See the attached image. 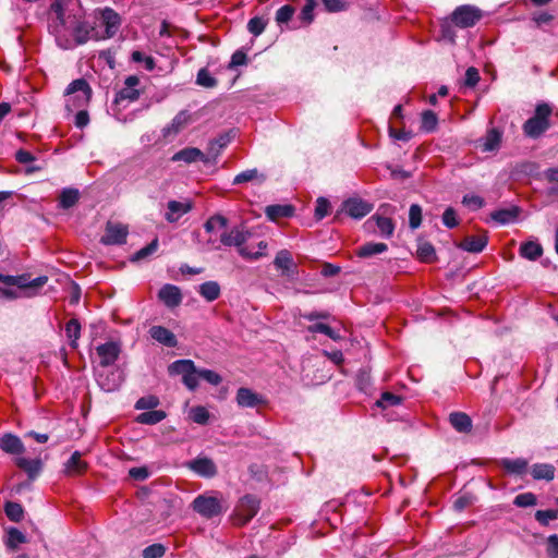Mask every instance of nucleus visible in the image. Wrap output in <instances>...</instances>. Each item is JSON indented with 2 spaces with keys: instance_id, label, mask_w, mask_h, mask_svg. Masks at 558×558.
Masks as SVG:
<instances>
[{
  "instance_id": "nucleus-42",
  "label": "nucleus",
  "mask_w": 558,
  "mask_h": 558,
  "mask_svg": "<svg viewBox=\"0 0 558 558\" xmlns=\"http://www.w3.org/2000/svg\"><path fill=\"white\" fill-rule=\"evenodd\" d=\"M490 217L493 220L506 225L517 219L518 211L517 209H500L492 213Z\"/></svg>"
},
{
  "instance_id": "nucleus-29",
  "label": "nucleus",
  "mask_w": 558,
  "mask_h": 558,
  "mask_svg": "<svg viewBox=\"0 0 558 558\" xmlns=\"http://www.w3.org/2000/svg\"><path fill=\"white\" fill-rule=\"evenodd\" d=\"M387 250H388V246L385 243L368 242V243H365L364 245L360 246L356 250V255L361 258H368L374 255L381 254V253L386 252Z\"/></svg>"
},
{
  "instance_id": "nucleus-30",
  "label": "nucleus",
  "mask_w": 558,
  "mask_h": 558,
  "mask_svg": "<svg viewBox=\"0 0 558 558\" xmlns=\"http://www.w3.org/2000/svg\"><path fill=\"white\" fill-rule=\"evenodd\" d=\"M198 293L208 302L220 296V286L217 281H206L199 286Z\"/></svg>"
},
{
  "instance_id": "nucleus-61",
  "label": "nucleus",
  "mask_w": 558,
  "mask_h": 558,
  "mask_svg": "<svg viewBox=\"0 0 558 558\" xmlns=\"http://www.w3.org/2000/svg\"><path fill=\"white\" fill-rule=\"evenodd\" d=\"M159 404V400L155 396L143 397L136 401L135 408L137 410L155 409Z\"/></svg>"
},
{
  "instance_id": "nucleus-57",
  "label": "nucleus",
  "mask_w": 558,
  "mask_h": 558,
  "mask_svg": "<svg viewBox=\"0 0 558 558\" xmlns=\"http://www.w3.org/2000/svg\"><path fill=\"white\" fill-rule=\"evenodd\" d=\"M437 116L432 110H426L422 114V129L432 132L437 125Z\"/></svg>"
},
{
  "instance_id": "nucleus-27",
  "label": "nucleus",
  "mask_w": 558,
  "mask_h": 558,
  "mask_svg": "<svg viewBox=\"0 0 558 558\" xmlns=\"http://www.w3.org/2000/svg\"><path fill=\"white\" fill-rule=\"evenodd\" d=\"M451 426L459 433H470L472 429L471 417L463 412H453L449 415Z\"/></svg>"
},
{
  "instance_id": "nucleus-14",
  "label": "nucleus",
  "mask_w": 558,
  "mask_h": 558,
  "mask_svg": "<svg viewBox=\"0 0 558 558\" xmlns=\"http://www.w3.org/2000/svg\"><path fill=\"white\" fill-rule=\"evenodd\" d=\"M140 84V78L135 75H130L124 81V87L117 94L116 102L120 104L123 100L135 101L140 98L141 92L136 88Z\"/></svg>"
},
{
  "instance_id": "nucleus-17",
  "label": "nucleus",
  "mask_w": 558,
  "mask_h": 558,
  "mask_svg": "<svg viewBox=\"0 0 558 558\" xmlns=\"http://www.w3.org/2000/svg\"><path fill=\"white\" fill-rule=\"evenodd\" d=\"M50 10H51L52 13L56 14V19L59 22V24L56 25L57 40H58L59 45L62 48L66 49L70 46L69 45H63L61 43V32H62V29H59V27L60 28L66 27L68 26V22L72 19L73 15L65 16V13H64V10H63V7H62V3H61L60 0H54L51 3V5H50Z\"/></svg>"
},
{
  "instance_id": "nucleus-6",
  "label": "nucleus",
  "mask_w": 558,
  "mask_h": 558,
  "mask_svg": "<svg viewBox=\"0 0 558 558\" xmlns=\"http://www.w3.org/2000/svg\"><path fill=\"white\" fill-rule=\"evenodd\" d=\"M259 510V500L252 496H243L234 510V521L238 525H245L248 523Z\"/></svg>"
},
{
  "instance_id": "nucleus-21",
  "label": "nucleus",
  "mask_w": 558,
  "mask_h": 558,
  "mask_svg": "<svg viewBox=\"0 0 558 558\" xmlns=\"http://www.w3.org/2000/svg\"><path fill=\"white\" fill-rule=\"evenodd\" d=\"M87 470V463L82 460L80 451H74L70 459L64 463V474L68 476H77Z\"/></svg>"
},
{
  "instance_id": "nucleus-34",
  "label": "nucleus",
  "mask_w": 558,
  "mask_h": 558,
  "mask_svg": "<svg viewBox=\"0 0 558 558\" xmlns=\"http://www.w3.org/2000/svg\"><path fill=\"white\" fill-rule=\"evenodd\" d=\"M531 473L534 480L551 481L555 477V468L548 463H536Z\"/></svg>"
},
{
  "instance_id": "nucleus-54",
  "label": "nucleus",
  "mask_w": 558,
  "mask_h": 558,
  "mask_svg": "<svg viewBox=\"0 0 558 558\" xmlns=\"http://www.w3.org/2000/svg\"><path fill=\"white\" fill-rule=\"evenodd\" d=\"M158 248V239L153 240L149 244L138 250L132 257L133 262L142 260L154 254Z\"/></svg>"
},
{
  "instance_id": "nucleus-16",
  "label": "nucleus",
  "mask_w": 558,
  "mask_h": 558,
  "mask_svg": "<svg viewBox=\"0 0 558 558\" xmlns=\"http://www.w3.org/2000/svg\"><path fill=\"white\" fill-rule=\"evenodd\" d=\"M149 335L155 341L168 348H175L178 345L175 335L163 326L150 327Z\"/></svg>"
},
{
  "instance_id": "nucleus-18",
  "label": "nucleus",
  "mask_w": 558,
  "mask_h": 558,
  "mask_svg": "<svg viewBox=\"0 0 558 558\" xmlns=\"http://www.w3.org/2000/svg\"><path fill=\"white\" fill-rule=\"evenodd\" d=\"M159 299L168 307H175L182 302L180 289L173 284H165L158 293Z\"/></svg>"
},
{
  "instance_id": "nucleus-51",
  "label": "nucleus",
  "mask_w": 558,
  "mask_h": 558,
  "mask_svg": "<svg viewBox=\"0 0 558 558\" xmlns=\"http://www.w3.org/2000/svg\"><path fill=\"white\" fill-rule=\"evenodd\" d=\"M537 504V498L533 493H523L515 496L513 505L519 508L533 507Z\"/></svg>"
},
{
  "instance_id": "nucleus-15",
  "label": "nucleus",
  "mask_w": 558,
  "mask_h": 558,
  "mask_svg": "<svg viewBox=\"0 0 558 558\" xmlns=\"http://www.w3.org/2000/svg\"><path fill=\"white\" fill-rule=\"evenodd\" d=\"M173 161H184L186 163H191L197 160L203 161L204 163L211 162L210 157L206 156L201 149L195 147H186L179 151H177L172 156Z\"/></svg>"
},
{
  "instance_id": "nucleus-1",
  "label": "nucleus",
  "mask_w": 558,
  "mask_h": 558,
  "mask_svg": "<svg viewBox=\"0 0 558 558\" xmlns=\"http://www.w3.org/2000/svg\"><path fill=\"white\" fill-rule=\"evenodd\" d=\"M251 238V232L244 227H234L220 235V242L226 246H235L241 257L247 260H257L265 255L267 242L257 244L258 251H252L245 243Z\"/></svg>"
},
{
  "instance_id": "nucleus-24",
  "label": "nucleus",
  "mask_w": 558,
  "mask_h": 558,
  "mask_svg": "<svg viewBox=\"0 0 558 558\" xmlns=\"http://www.w3.org/2000/svg\"><path fill=\"white\" fill-rule=\"evenodd\" d=\"M499 465L509 474L524 475L527 472L529 461L523 458L501 459Z\"/></svg>"
},
{
  "instance_id": "nucleus-45",
  "label": "nucleus",
  "mask_w": 558,
  "mask_h": 558,
  "mask_svg": "<svg viewBox=\"0 0 558 558\" xmlns=\"http://www.w3.org/2000/svg\"><path fill=\"white\" fill-rule=\"evenodd\" d=\"M307 330L312 333H324L332 340L340 339V335L335 331L331 327L324 323H316L307 327Z\"/></svg>"
},
{
  "instance_id": "nucleus-63",
  "label": "nucleus",
  "mask_w": 558,
  "mask_h": 558,
  "mask_svg": "<svg viewBox=\"0 0 558 558\" xmlns=\"http://www.w3.org/2000/svg\"><path fill=\"white\" fill-rule=\"evenodd\" d=\"M165 554V547L160 544H153L143 550L144 558H160Z\"/></svg>"
},
{
  "instance_id": "nucleus-5",
  "label": "nucleus",
  "mask_w": 558,
  "mask_h": 558,
  "mask_svg": "<svg viewBox=\"0 0 558 558\" xmlns=\"http://www.w3.org/2000/svg\"><path fill=\"white\" fill-rule=\"evenodd\" d=\"M483 17L481 9L470 4L457 7L451 14V22L460 28H469L476 25Z\"/></svg>"
},
{
  "instance_id": "nucleus-59",
  "label": "nucleus",
  "mask_w": 558,
  "mask_h": 558,
  "mask_svg": "<svg viewBox=\"0 0 558 558\" xmlns=\"http://www.w3.org/2000/svg\"><path fill=\"white\" fill-rule=\"evenodd\" d=\"M442 223L449 229H453L459 226V219L457 217V213L452 207H448L444 211Z\"/></svg>"
},
{
  "instance_id": "nucleus-4",
  "label": "nucleus",
  "mask_w": 558,
  "mask_h": 558,
  "mask_svg": "<svg viewBox=\"0 0 558 558\" xmlns=\"http://www.w3.org/2000/svg\"><path fill=\"white\" fill-rule=\"evenodd\" d=\"M66 107L71 110V106L74 108H82L87 105L92 96V88L84 78L74 80L69 84L65 90Z\"/></svg>"
},
{
  "instance_id": "nucleus-39",
  "label": "nucleus",
  "mask_w": 558,
  "mask_h": 558,
  "mask_svg": "<svg viewBox=\"0 0 558 558\" xmlns=\"http://www.w3.org/2000/svg\"><path fill=\"white\" fill-rule=\"evenodd\" d=\"M274 264L278 269H281L283 274H288L293 265L291 253L287 250L279 251L275 257Z\"/></svg>"
},
{
  "instance_id": "nucleus-2",
  "label": "nucleus",
  "mask_w": 558,
  "mask_h": 558,
  "mask_svg": "<svg viewBox=\"0 0 558 558\" xmlns=\"http://www.w3.org/2000/svg\"><path fill=\"white\" fill-rule=\"evenodd\" d=\"M553 109L546 102L537 104L534 113L522 125L523 134L536 140L541 137L550 128V117Z\"/></svg>"
},
{
  "instance_id": "nucleus-28",
  "label": "nucleus",
  "mask_w": 558,
  "mask_h": 558,
  "mask_svg": "<svg viewBox=\"0 0 558 558\" xmlns=\"http://www.w3.org/2000/svg\"><path fill=\"white\" fill-rule=\"evenodd\" d=\"M265 213L270 220H278L291 217L294 214V207L292 205H270L266 207Z\"/></svg>"
},
{
  "instance_id": "nucleus-35",
  "label": "nucleus",
  "mask_w": 558,
  "mask_h": 558,
  "mask_svg": "<svg viewBox=\"0 0 558 558\" xmlns=\"http://www.w3.org/2000/svg\"><path fill=\"white\" fill-rule=\"evenodd\" d=\"M170 375H181L184 378L190 372L195 371L194 362L191 360H179L168 367Z\"/></svg>"
},
{
  "instance_id": "nucleus-56",
  "label": "nucleus",
  "mask_w": 558,
  "mask_h": 558,
  "mask_svg": "<svg viewBox=\"0 0 558 558\" xmlns=\"http://www.w3.org/2000/svg\"><path fill=\"white\" fill-rule=\"evenodd\" d=\"M558 518V510H537L535 512V519L536 521L546 526L549 524L550 521L556 520Z\"/></svg>"
},
{
  "instance_id": "nucleus-43",
  "label": "nucleus",
  "mask_w": 558,
  "mask_h": 558,
  "mask_svg": "<svg viewBox=\"0 0 558 558\" xmlns=\"http://www.w3.org/2000/svg\"><path fill=\"white\" fill-rule=\"evenodd\" d=\"M317 7V0H306L303 5L299 19L303 25H308L314 20V10Z\"/></svg>"
},
{
  "instance_id": "nucleus-20",
  "label": "nucleus",
  "mask_w": 558,
  "mask_h": 558,
  "mask_svg": "<svg viewBox=\"0 0 558 558\" xmlns=\"http://www.w3.org/2000/svg\"><path fill=\"white\" fill-rule=\"evenodd\" d=\"M191 209L192 204L190 202L182 203L178 201H169L167 204V213L165 214V219L168 222H175Z\"/></svg>"
},
{
  "instance_id": "nucleus-19",
  "label": "nucleus",
  "mask_w": 558,
  "mask_h": 558,
  "mask_svg": "<svg viewBox=\"0 0 558 558\" xmlns=\"http://www.w3.org/2000/svg\"><path fill=\"white\" fill-rule=\"evenodd\" d=\"M236 402L241 408H254L264 403L262 395L254 392L248 388H239L236 391Z\"/></svg>"
},
{
  "instance_id": "nucleus-3",
  "label": "nucleus",
  "mask_w": 558,
  "mask_h": 558,
  "mask_svg": "<svg viewBox=\"0 0 558 558\" xmlns=\"http://www.w3.org/2000/svg\"><path fill=\"white\" fill-rule=\"evenodd\" d=\"M194 512L207 520L222 514L226 509L223 508L222 499L214 495H198L191 504Z\"/></svg>"
},
{
  "instance_id": "nucleus-62",
  "label": "nucleus",
  "mask_w": 558,
  "mask_h": 558,
  "mask_svg": "<svg viewBox=\"0 0 558 558\" xmlns=\"http://www.w3.org/2000/svg\"><path fill=\"white\" fill-rule=\"evenodd\" d=\"M480 82V73L478 70L474 66L468 68L464 76L463 84L466 87H474Z\"/></svg>"
},
{
  "instance_id": "nucleus-58",
  "label": "nucleus",
  "mask_w": 558,
  "mask_h": 558,
  "mask_svg": "<svg viewBox=\"0 0 558 558\" xmlns=\"http://www.w3.org/2000/svg\"><path fill=\"white\" fill-rule=\"evenodd\" d=\"M131 59L133 62H137V63L144 62L145 69L147 71H153L156 66V63H155V60L153 57L145 56L143 52L137 51V50L132 52Z\"/></svg>"
},
{
  "instance_id": "nucleus-25",
  "label": "nucleus",
  "mask_w": 558,
  "mask_h": 558,
  "mask_svg": "<svg viewBox=\"0 0 558 558\" xmlns=\"http://www.w3.org/2000/svg\"><path fill=\"white\" fill-rule=\"evenodd\" d=\"M15 464L27 473L31 481L35 480L41 471V461L39 459L17 457Z\"/></svg>"
},
{
  "instance_id": "nucleus-22",
  "label": "nucleus",
  "mask_w": 558,
  "mask_h": 558,
  "mask_svg": "<svg viewBox=\"0 0 558 558\" xmlns=\"http://www.w3.org/2000/svg\"><path fill=\"white\" fill-rule=\"evenodd\" d=\"M0 448L10 454H21L25 450L22 440L12 434H4L0 437Z\"/></svg>"
},
{
  "instance_id": "nucleus-53",
  "label": "nucleus",
  "mask_w": 558,
  "mask_h": 558,
  "mask_svg": "<svg viewBox=\"0 0 558 558\" xmlns=\"http://www.w3.org/2000/svg\"><path fill=\"white\" fill-rule=\"evenodd\" d=\"M267 21L260 16L252 17L247 23V29L254 36H259L266 28Z\"/></svg>"
},
{
  "instance_id": "nucleus-38",
  "label": "nucleus",
  "mask_w": 558,
  "mask_h": 558,
  "mask_svg": "<svg viewBox=\"0 0 558 558\" xmlns=\"http://www.w3.org/2000/svg\"><path fill=\"white\" fill-rule=\"evenodd\" d=\"M26 543V536L16 527H10L7 532L5 545L10 550H15L20 544Z\"/></svg>"
},
{
  "instance_id": "nucleus-40",
  "label": "nucleus",
  "mask_w": 558,
  "mask_h": 558,
  "mask_svg": "<svg viewBox=\"0 0 558 558\" xmlns=\"http://www.w3.org/2000/svg\"><path fill=\"white\" fill-rule=\"evenodd\" d=\"M166 417V413L161 410H153L141 413L137 416V422L147 425H154L161 422Z\"/></svg>"
},
{
  "instance_id": "nucleus-13",
  "label": "nucleus",
  "mask_w": 558,
  "mask_h": 558,
  "mask_svg": "<svg viewBox=\"0 0 558 558\" xmlns=\"http://www.w3.org/2000/svg\"><path fill=\"white\" fill-rule=\"evenodd\" d=\"M187 468L203 477H214L217 474V466L207 457H198L186 463Z\"/></svg>"
},
{
  "instance_id": "nucleus-49",
  "label": "nucleus",
  "mask_w": 558,
  "mask_h": 558,
  "mask_svg": "<svg viewBox=\"0 0 558 558\" xmlns=\"http://www.w3.org/2000/svg\"><path fill=\"white\" fill-rule=\"evenodd\" d=\"M190 417L194 423L205 425L209 420V412L204 407H194L190 411Z\"/></svg>"
},
{
  "instance_id": "nucleus-46",
  "label": "nucleus",
  "mask_w": 558,
  "mask_h": 558,
  "mask_svg": "<svg viewBox=\"0 0 558 558\" xmlns=\"http://www.w3.org/2000/svg\"><path fill=\"white\" fill-rule=\"evenodd\" d=\"M4 511L7 517L13 522H19L23 519V508L17 502L8 501Z\"/></svg>"
},
{
  "instance_id": "nucleus-48",
  "label": "nucleus",
  "mask_w": 558,
  "mask_h": 558,
  "mask_svg": "<svg viewBox=\"0 0 558 558\" xmlns=\"http://www.w3.org/2000/svg\"><path fill=\"white\" fill-rule=\"evenodd\" d=\"M217 80L210 75L207 69L203 68L198 71L196 76V84L206 88H214L217 86Z\"/></svg>"
},
{
  "instance_id": "nucleus-23",
  "label": "nucleus",
  "mask_w": 558,
  "mask_h": 558,
  "mask_svg": "<svg viewBox=\"0 0 558 558\" xmlns=\"http://www.w3.org/2000/svg\"><path fill=\"white\" fill-rule=\"evenodd\" d=\"M487 235L485 233L480 235H470L458 245L463 251L470 253H481L487 245Z\"/></svg>"
},
{
  "instance_id": "nucleus-32",
  "label": "nucleus",
  "mask_w": 558,
  "mask_h": 558,
  "mask_svg": "<svg viewBox=\"0 0 558 558\" xmlns=\"http://www.w3.org/2000/svg\"><path fill=\"white\" fill-rule=\"evenodd\" d=\"M543 254V247L539 243L529 241L520 246V255L529 260H535Z\"/></svg>"
},
{
  "instance_id": "nucleus-36",
  "label": "nucleus",
  "mask_w": 558,
  "mask_h": 558,
  "mask_svg": "<svg viewBox=\"0 0 558 558\" xmlns=\"http://www.w3.org/2000/svg\"><path fill=\"white\" fill-rule=\"evenodd\" d=\"M416 255L423 263H434L437 259L436 251L434 246L426 241H422L417 245Z\"/></svg>"
},
{
  "instance_id": "nucleus-37",
  "label": "nucleus",
  "mask_w": 558,
  "mask_h": 558,
  "mask_svg": "<svg viewBox=\"0 0 558 558\" xmlns=\"http://www.w3.org/2000/svg\"><path fill=\"white\" fill-rule=\"evenodd\" d=\"M372 219L376 221V226L381 236L389 239L393 235L395 223L391 218L374 215Z\"/></svg>"
},
{
  "instance_id": "nucleus-11",
  "label": "nucleus",
  "mask_w": 558,
  "mask_h": 558,
  "mask_svg": "<svg viewBox=\"0 0 558 558\" xmlns=\"http://www.w3.org/2000/svg\"><path fill=\"white\" fill-rule=\"evenodd\" d=\"M97 354L100 359V366L108 367L112 365L121 353L119 343L109 341L96 348Z\"/></svg>"
},
{
  "instance_id": "nucleus-26",
  "label": "nucleus",
  "mask_w": 558,
  "mask_h": 558,
  "mask_svg": "<svg viewBox=\"0 0 558 558\" xmlns=\"http://www.w3.org/2000/svg\"><path fill=\"white\" fill-rule=\"evenodd\" d=\"M190 122V114L187 111H180L171 121L169 125L163 129V135L169 136L181 132Z\"/></svg>"
},
{
  "instance_id": "nucleus-50",
  "label": "nucleus",
  "mask_w": 558,
  "mask_h": 558,
  "mask_svg": "<svg viewBox=\"0 0 558 558\" xmlns=\"http://www.w3.org/2000/svg\"><path fill=\"white\" fill-rule=\"evenodd\" d=\"M294 12L295 9L292 5H282L277 10L275 20L279 25L287 24L289 21H291L292 16L294 15Z\"/></svg>"
},
{
  "instance_id": "nucleus-12",
  "label": "nucleus",
  "mask_w": 558,
  "mask_h": 558,
  "mask_svg": "<svg viewBox=\"0 0 558 558\" xmlns=\"http://www.w3.org/2000/svg\"><path fill=\"white\" fill-rule=\"evenodd\" d=\"M128 228L119 225L108 222L106 227V233L101 238V243L106 245L123 244L126 241Z\"/></svg>"
},
{
  "instance_id": "nucleus-44",
  "label": "nucleus",
  "mask_w": 558,
  "mask_h": 558,
  "mask_svg": "<svg viewBox=\"0 0 558 558\" xmlns=\"http://www.w3.org/2000/svg\"><path fill=\"white\" fill-rule=\"evenodd\" d=\"M66 337L71 340V347H76V341L81 335V325L76 318H71L65 325Z\"/></svg>"
},
{
  "instance_id": "nucleus-55",
  "label": "nucleus",
  "mask_w": 558,
  "mask_h": 558,
  "mask_svg": "<svg viewBox=\"0 0 558 558\" xmlns=\"http://www.w3.org/2000/svg\"><path fill=\"white\" fill-rule=\"evenodd\" d=\"M422 222V208L417 204H412L409 210V225L411 229H417Z\"/></svg>"
},
{
  "instance_id": "nucleus-7",
  "label": "nucleus",
  "mask_w": 558,
  "mask_h": 558,
  "mask_svg": "<svg viewBox=\"0 0 558 558\" xmlns=\"http://www.w3.org/2000/svg\"><path fill=\"white\" fill-rule=\"evenodd\" d=\"M100 25L105 27V36L104 38L113 37L121 25L120 15L111 8H104L98 11Z\"/></svg>"
},
{
  "instance_id": "nucleus-64",
  "label": "nucleus",
  "mask_w": 558,
  "mask_h": 558,
  "mask_svg": "<svg viewBox=\"0 0 558 558\" xmlns=\"http://www.w3.org/2000/svg\"><path fill=\"white\" fill-rule=\"evenodd\" d=\"M546 553L548 558H558V536L556 534L547 538Z\"/></svg>"
},
{
  "instance_id": "nucleus-31",
  "label": "nucleus",
  "mask_w": 558,
  "mask_h": 558,
  "mask_svg": "<svg viewBox=\"0 0 558 558\" xmlns=\"http://www.w3.org/2000/svg\"><path fill=\"white\" fill-rule=\"evenodd\" d=\"M266 175L259 173L257 169H247L236 174L233 179V184L239 185L246 182L257 181L259 183L265 182Z\"/></svg>"
},
{
  "instance_id": "nucleus-10",
  "label": "nucleus",
  "mask_w": 558,
  "mask_h": 558,
  "mask_svg": "<svg viewBox=\"0 0 558 558\" xmlns=\"http://www.w3.org/2000/svg\"><path fill=\"white\" fill-rule=\"evenodd\" d=\"M123 381L122 373L118 369L101 371L97 374V383L99 387L107 392L119 389Z\"/></svg>"
},
{
  "instance_id": "nucleus-47",
  "label": "nucleus",
  "mask_w": 558,
  "mask_h": 558,
  "mask_svg": "<svg viewBox=\"0 0 558 558\" xmlns=\"http://www.w3.org/2000/svg\"><path fill=\"white\" fill-rule=\"evenodd\" d=\"M228 225V219L221 215H214L207 219L204 225V228L207 232H214L217 229L226 228Z\"/></svg>"
},
{
  "instance_id": "nucleus-60",
  "label": "nucleus",
  "mask_w": 558,
  "mask_h": 558,
  "mask_svg": "<svg viewBox=\"0 0 558 558\" xmlns=\"http://www.w3.org/2000/svg\"><path fill=\"white\" fill-rule=\"evenodd\" d=\"M328 12H340L348 8L345 0H319Z\"/></svg>"
},
{
  "instance_id": "nucleus-9",
  "label": "nucleus",
  "mask_w": 558,
  "mask_h": 558,
  "mask_svg": "<svg viewBox=\"0 0 558 558\" xmlns=\"http://www.w3.org/2000/svg\"><path fill=\"white\" fill-rule=\"evenodd\" d=\"M62 29H64V31L71 29L72 35L75 40V44L83 45L89 39L90 32L93 28H90L86 22H84V21L77 19L75 15H73L72 19L68 22V26L62 27Z\"/></svg>"
},
{
  "instance_id": "nucleus-41",
  "label": "nucleus",
  "mask_w": 558,
  "mask_h": 558,
  "mask_svg": "<svg viewBox=\"0 0 558 558\" xmlns=\"http://www.w3.org/2000/svg\"><path fill=\"white\" fill-rule=\"evenodd\" d=\"M500 142L501 133L496 129H492L487 132L485 136L483 148L485 151H493L499 147Z\"/></svg>"
},
{
  "instance_id": "nucleus-33",
  "label": "nucleus",
  "mask_w": 558,
  "mask_h": 558,
  "mask_svg": "<svg viewBox=\"0 0 558 558\" xmlns=\"http://www.w3.org/2000/svg\"><path fill=\"white\" fill-rule=\"evenodd\" d=\"M80 198V192L76 189H63L59 196V207L69 209L73 207Z\"/></svg>"
},
{
  "instance_id": "nucleus-8",
  "label": "nucleus",
  "mask_w": 558,
  "mask_h": 558,
  "mask_svg": "<svg viewBox=\"0 0 558 558\" xmlns=\"http://www.w3.org/2000/svg\"><path fill=\"white\" fill-rule=\"evenodd\" d=\"M342 210L354 219H362L373 210V204L359 198H348L342 203Z\"/></svg>"
},
{
  "instance_id": "nucleus-52",
  "label": "nucleus",
  "mask_w": 558,
  "mask_h": 558,
  "mask_svg": "<svg viewBox=\"0 0 558 558\" xmlns=\"http://www.w3.org/2000/svg\"><path fill=\"white\" fill-rule=\"evenodd\" d=\"M402 401L400 396H397L392 392L386 391L381 393L379 400H377L376 405L380 408H388L400 404Z\"/></svg>"
}]
</instances>
